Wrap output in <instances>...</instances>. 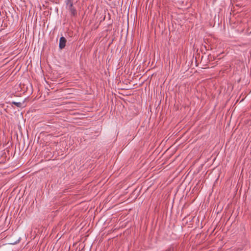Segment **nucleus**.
<instances>
[{"instance_id": "f03ea898", "label": "nucleus", "mask_w": 251, "mask_h": 251, "mask_svg": "<svg viewBox=\"0 0 251 251\" xmlns=\"http://www.w3.org/2000/svg\"><path fill=\"white\" fill-rule=\"evenodd\" d=\"M66 40L64 37H61L59 40V47L60 49L64 48L66 45Z\"/></svg>"}, {"instance_id": "20e7f679", "label": "nucleus", "mask_w": 251, "mask_h": 251, "mask_svg": "<svg viewBox=\"0 0 251 251\" xmlns=\"http://www.w3.org/2000/svg\"><path fill=\"white\" fill-rule=\"evenodd\" d=\"M75 2H77V0H76Z\"/></svg>"}, {"instance_id": "7ed1b4c3", "label": "nucleus", "mask_w": 251, "mask_h": 251, "mask_svg": "<svg viewBox=\"0 0 251 251\" xmlns=\"http://www.w3.org/2000/svg\"><path fill=\"white\" fill-rule=\"evenodd\" d=\"M12 103L18 107H21L22 106V103L20 102L12 101Z\"/></svg>"}, {"instance_id": "f257e3e1", "label": "nucleus", "mask_w": 251, "mask_h": 251, "mask_svg": "<svg viewBox=\"0 0 251 251\" xmlns=\"http://www.w3.org/2000/svg\"><path fill=\"white\" fill-rule=\"evenodd\" d=\"M65 3L66 5V8L69 10L71 14L73 16H75L77 14V11L76 9L73 6L75 3V0H66Z\"/></svg>"}]
</instances>
